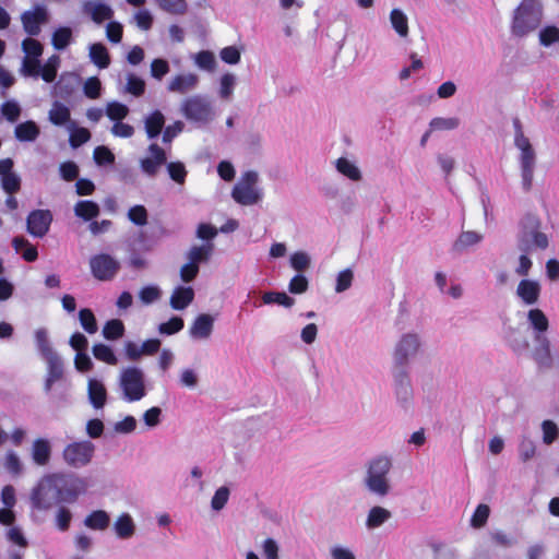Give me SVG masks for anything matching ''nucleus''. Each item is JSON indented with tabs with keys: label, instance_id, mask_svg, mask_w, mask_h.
Returning a JSON list of instances; mask_svg holds the SVG:
<instances>
[{
	"label": "nucleus",
	"instance_id": "obj_1",
	"mask_svg": "<svg viewBox=\"0 0 559 559\" xmlns=\"http://www.w3.org/2000/svg\"><path fill=\"white\" fill-rule=\"evenodd\" d=\"M392 467V460L386 455H378L368 462L364 484L370 493L383 498L391 492Z\"/></svg>",
	"mask_w": 559,
	"mask_h": 559
},
{
	"label": "nucleus",
	"instance_id": "obj_2",
	"mask_svg": "<svg viewBox=\"0 0 559 559\" xmlns=\"http://www.w3.org/2000/svg\"><path fill=\"white\" fill-rule=\"evenodd\" d=\"M544 9L540 0H522L514 10L511 33L525 37L535 32L543 21Z\"/></svg>",
	"mask_w": 559,
	"mask_h": 559
},
{
	"label": "nucleus",
	"instance_id": "obj_3",
	"mask_svg": "<svg viewBox=\"0 0 559 559\" xmlns=\"http://www.w3.org/2000/svg\"><path fill=\"white\" fill-rule=\"evenodd\" d=\"M424 352V335L416 330H409L400 334L395 340L391 357L394 366L404 368L420 357Z\"/></svg>",
	"mask_w": 559,
	"mask_h": 559
},
{
	"label": "nucleus",
	"instance_id": "obj_4",
	"mask_svg": "<svg viewBox=\"0 0 559 559\" xmlns=\"http://www.w3.org/2000/svg\"><path fill=\"white\" fill-rule=\"evenodd\" d=\"M515 128L514 145L519 151L522 188L525 191H530L533 187L536 168V152L530 139L524 135L519 123H515Z\"/></svg>",
	"mask_w": 559,
	"mask_h": 559
},
{
	"label": "nucleus",
	"instance_id": "obj_5",
	"mask_svg": "<svg viewBox=\"0 0 559 559\" xmlns=\"http://www.w3.org/2000/svg\"><path fill=\"white\" fill-rule=\"evenodd\" d=\"M63 483L62 474H49L44 476L33 489L32 504L38 510L49 509L56 501H61Z\"/></svg>",
	"mask_w": 559,
	"mask_h": 559
},
{
	"label": "nucleus",
	"instance_id": "obj_6",
	"mask_svg": "<svg viewBox=\"0 0 559 559\" xmlns=\"http://www.w3.org/2000/svg\"><path fill=\"white\" fill-rule=\"evenodd\" d=\"M122 399L129 403L141 401L146 395L145 376L138 367H126L119 373Z\"/></svg>",
	"mask_w": 559,
	"mask_h": 559
},
{
	"label": "nucleus",
	"instance_id": "obj_7",
	"mask_svg": "<svg viewBox=\"0 0 559 559\" xmlns=\"http://www.w3.org/2000/svg\"><path fill=\"white\" fill-rule=\"evenodd\" d=\"M180 111L187 120L198 126H205L215 117L210 100L202 95H192L183 99Z\"/></svg>",
	"mask_w": 559,
	"mask_h": 559
},
{
	"label": "nucleus",
	"instance_id": "obj_8",
	"mask_svg": "<svg viewBox=\"0 0 559 559\" xmlns=\"http://www.w3.org/2000/svg\"><path fill=\"white\" fill-rule=\"evenodd\" d=\"M259 174L254 170L246 171L241 175L239 181L231 191L233 199L241 205H252L258 203L263 195L258 187Z\"/></svg>",
	"mask_w": 559,
	"mask_h": 559
},
{
	"label": "nucleus",
	"instance_id": "obj_9",
	"mask_svg": "<svg viewBox=\"0 0 559 559\" xmlns=\"http://www.w3.org/2000/svg\"><path fill=\"white\" fill-rule=\"evenodd\" d=\"M519 249L527 252L533 249H546L548 247V237L546 234L537 230V221L535 217H527L518 240Z\"/></svg>",
	"mask_w": 559,
	"mask_h": 559
},
{
	"label": "nucleus",
	"instance_id": "obj_10",
	"mask_svg": "<svg viewBox=\"0 0 559 559\" xmlns=\"http://www.w3.org/2000/svg\"><path fill=\"white\" fill-rule=\"evenodd\" d=\"M95 447L90 441H79L68 444L63 450V460L72 467L86 466L94 455Z\"/></svg>",
	"mask_w": 559,
	"mask_h": 559
},
{
	"label": "nucleus",
	"instance_id": "obj_11",
	"mask_svg": "<svg viewBox=\"0 0 559 559\" xmlns=\"http://www.w3.org/2000/svg\"><path fill=\"white\" fill-rule=\"evenodd\" d=\"M25 57L22 62L21 72L25 76H39V57L43 53L41 44L34 38H26L22 43Z\"/></svg>",
	"mask_w": 559,
	"mask_h": 559
},
{
	"label": "nucleus",
	"instance_id": "obj_12",
	"mask_svg": "<svg viewBox=\"0 0 559 559\" xmlns=\"http://www.w3.org/2000/svg\"><path fill=\"white\" fill-rule=\"evenodd\" d=\"M92 274L99 281H109L120 269V263L109 254H97L90 260Z\"/></svg>",
	"mask_w": 559,
	"mask_h": 559
},
{
	"label": "nucleus",
	"instance_id": "obj_13",
	"mask_svg": "<svg viewBox=\"0 0 559 559\" xmlns=\"http://www.w3.org/2000/svg\"><path fill=\"white\" fill-rule=\"evenodd\" d=\"M516 299L524 306L531 307L539 301L542 295V284L534 278H522L515 288Z\"/></svg>",
	"mask_w": 559,
	"mask_h": 559
},
{
	"label": "nucleus",
	"instance_id": "obj_14",
	"mask_svg": "<svg viewBox=\"0 0 559 559\" xmlns=\"http://www.w3.org/2000/svg\"><path fill=\"white\" fill-rule=\"evenodd\" d=\"M21 19L25 32L34 36L38 35L41 25L48 22L49 13L45 7L36 5L32 10L25 11Z\"/></svg>",
	"mask_w": 559,
	"mask_h": 559
},
{
	"label": "nucleus",
	"instance_id": "obj_15",
	"mask_svg": "<svg viewBox=\"0 0 559 559\" xmlns=\"http://www.w3.org/2000/svg\"><path fill=\"white\" fill-rule=\"evenodd\" d=\"M215 318L209 313L198 314L189 326V336L193 341H207L214 331Z\"/></svg>",
	"mask_w": 559,
	"mask_h": 559
},
{
	"label": "nucleus",
	"instance_id": "obj_16",
	"mask_svg": "<svg viewBox=\"0 0 559 559\" xmlns=\"http://www.w3.org/2000/svg\"><path fill=\"white\" fill-rule=\"evenodd\" d=\"M52 216L48 210H36L27 217V231L34 237H43L47 234Z\"/></svg>",
	"mask_w": 559,
	"mask_h": 559
},
{
	"label": "nucleus",
	"instance_id": "obj_17",
	"mask_svg": "<svg viewBox=\"0 0 559 559\" xmlns=\"http://www.w3.org/2000/svg\"><path fill=\"white\" fill-rule=\"evenodd\" d=\"M136 523L133 516L128 512L119 513L112 523L114 535L120 540L133 538L136 534Z\"/></svg>",
	"mask_w": 559,
	"mask_h": 559
},
{
	"label": "nucleus",
	"instance_id": "obj_18",
	"mask_svg": "<svg viewBox=\"0 0 559 559\" xmlns=\"http://www.w3.org/2000/svg\"><path fill=\"white\" fill-rule=\"evenodd\" d=\"M167 160L165 151L157 144H151L147 150V156L140 162L141 169L148 176H154L162 165Z\"/></svg>",
	"mask_w": 559,
	"mask_h": 559
},
{
	"label": "nucleus",
	"instance_id": "obj_19",
	"mask_svg": "<svg viewBox=\"0 0 559 559\" xmlns=\"http://www.w3.org/2000/svg\"><path fill=\"white\" fill-rule=\"evenodd\" d=\"M0 524L15 523V512L13 508L16 504L15 489L11 485H7L1 490Z\"/></svg>",
	"mask_w": 559,
	"mask_h": 559
},
{
	"label": "nucleus",
	"instance_id": "obj_20",
	"mask_svg": "<svg viewBox=\"0 0 559 559\" xmlns=\"http://www.w3.org/2000/svg\"><path fill=\"white\" fill-rule=\"evenodd\" d=\"M82 10L96 24L110 20L114 11L110 5L99 0H86L82 4Z\"/></svg>",
	"mask_w": 559,
	"mask_h": 559
},
{
	"label": "nucleus",
	"instance_id": "obj_21",
	"mask_svg": "<svg viewBox=\"0 0 559 559\" xmlns=\"http://www.w3.org/2000/svg\"><path fill=\"white\" fill-rule=\"evenodd\" d=\"M199 76L192 72L174 75L167 83V90L171 93L187 94L197 88Z\"/></svg>",
	"mask_w": 559,
	"mask_h": 559
},
{
	"label": "nucleus",
	"instance_id": "obj_22",
	"mask_svg": "<svg viewBox=\"0 0 559 559\" xmlns=\"http://www.w3.org/2000/svg\"><path fill=\"white\" fill-rule=\"evenodd\" d=\"M534 341L535 346L532 350L533 359L540 367H550L554 359L550 341L546 335L535 336Z\"/></svg>",
	"mask_w": 559,
	"mask_h": 559
},
{
	"label": "nucleus",
	"instance_id": "obj_23",
	"mask_svg": "<svg viewBox=\"0 0 559 559\" xmlns=\"http://www.w3.org/2000/svg\"><path fill=\"white\" fill-rule=\"evenodd\" d=\"M333 164L336 171L346 179L353 182L362 180V171L355 159L342 156L335 159Z\"/></svg>",
	"mask_w": 559,
	"mask_h": 559
},
{
	"label": "nucleus",
	"instance_id": "obj_24",
	"mask_svg": "<svg viewBox=\"0 0 559 559\" xmlns=\"http://www.w3.org/2000/svg\"><path fill=\"white\" fill-rule=\"evenodd\" d=\"M504 342L508 347L516 355H523L528 352V340L527 337L515 328H508L503 335Z\"/></svg>",
	"mask_w": 559,
	"mask_h": 559
},
{
	"label": "nucleus",
	"instance_id": "obj_25",
	"mask_svg": "<svg viewBox=\"0 0 559 559\" xmlns=\"http://www.w3.org/2000/svg\"><path fill=\"white\" fill-rule=\"evenodd\" d=\"M51 442L46 438H37L32 442L31 456L38 466H45L51 457Z\"/></svg>",
	"mask_w": 559,
	"mask_h": 559
},
{
	"label": "nucleus",
	"instance_id": "obj_26",
	"mask_svg": "<svg viewBox=\"0 0 559 559\" xmlns=\"http://www.w3.org/2000/svg\"><path fill=\"white\" fill-rule=\"evenodd\" d=\"M88 401L94 408H103L107 402V391L104 383L96 378L87 380Z\"/></svg>",
	"mask_w": 559,
	"mask_h": 559
},
{
	"label": "nucleus",
	"instance_id": "obj_27",
	"mask_svg": "<svg viewBox=\"0 0 559 559\" xmlns=\"http://www.w3.org/2000/svg\"><path fill=\"white\" fill-rule=\"evenodd\" d=\"M193 299V288L190 286L179 285L173 290L169 304L174 310H183L192 304Z\"/></svg>",
	"mask_w": 559,
	"mask_h": 559
},
{
	"label": "nucleus",
	"instance_id": "obj_28",
	"mask_svg": "<svg viewBox=\"0 0 559 559\" xmlns=\"http://www.w3.org/2000/svg\"><path fill=\"white\" fill-rule=\"evenodd\" d=\"M391 518L392 513L390 510L381 506H373L369 509L366 515L365 527L368 531L379 528L383 524H385Z\"/></svg>",
	"mask_w": 559,
	"mask_h": 559
},
{
	"label": "nucleus",
	"instance_id": "obj_29",
	"mask_svg": "<svg viewBox=\"0 0 559 559\" xmlns=\"http://www.w3.org/2000/svg\"><path fill=\"white\" fill-rule=\"evenodd\" d=\"M526 320L535 336H545L549 328L547 316L538 308H532L527 311Z\"/></svg>",
	"mask_w": 559,
	"mask_h": 559
},
{
	"label": "nucleus",
	"instance_id": "obj_30",
	"mask_svg": "<svg viewBox=\"0 0 559 559\" xmlns=\"http://www.w3.org/2000/svg\"><path fill=\"white\" fill-rule=\"evenodd\" d=\"M47 364V377L45 381V390L49 392L53 383L63 376V365L60 357L55 354L44 358Z\"/></svg>",
	"mask_w": 559,
	"mask_h": 559
},
{
	"label": "nucleus",
	"instance_id": "obj_31",
	"mask_svg": "<svg viewBox=\"0 0 559 559\" xmlns=\"http://www.w3.org/2000/svg\"><path fill=\"white\" fill-rule=\"evenodd\" d=\"M61 501L71 502L74 501L79 495L85 492L86 483L82 478H73L67 481L66 476L63 475V483H61Z\"/></svg>",
	"mask_w": 559,
	"mask_h": 559
},
{
	"label": "nucleus",
	"instance_id": "obj_32",
	"mask_svg": "<svg viewBox=\"0 0 559 559\" xmlns=\"http://www.w3.org/2000/svg\"><path fill=\"white\" fill-rule=\"evenodd\" d=\"M83 523L92 531H106L110 525V516L105 510H94L85 516Z\"/></svg>",
	"mask_w": 559,
	"mask_h": 559
},
{
	"label": "nucleus",
	"instance_id": "obj_33",
	"mask_svg": "<svg viewBox=\"0 0 559 559\" xmlns=\"http://www.w3.org/2000/svg\"><path fill=\"white\" fill-rule=\"evenodd\" d=\"M483 235L474 230L462 231L453 242V251L462 253L467 249L477 246L483 240Z\"/></svg>",
	"mask_w": 559,
	"mask_h": 559
},
{
	"label": "nucleus",
	"instance_id": "obj_34",
	"mask_svg": "<svg viewBox=\"0 0 559 559\" xmlns=\"http://www.w3.org/2000/svg\"><path fill=\"white\" fill-rule=\"evenodd\" d=\"M49 121L55 126H64L68 128L71 121L70 109L60 102H55L48 112Z\"/></svg>",
	"mask_w": 559,
	"mask_h": 559
},
{
	"label": "nucleus",
	"instance_id": "obj_35",
	"mask_svg": "<svg viewBox=\"0 0 559 559\" xmlns=\"http://www.w3.org/2000/svg\"><path fill=\"white\" fill-rule=\"evenodd\" d=\"M389 20L392 28L401 38H406L408 36V17L403 10L397 8L391 10Z\"/></svg>",
	"mask_w": 559,
	"mask_h": 559
},
{
	"label": "nucleus",
	"instance_id": "obj_36",
	"mask_svg": "<svg viewBox=\"0 0 559 559\" xmlns=\"http://www.w3.org/2000/svg\"><path fill=\"white\" fill-rule=\"evenodd\" d=\"M39 133V127L33 120L21 122L14 129V135L21 142H34Z\"/></svg>",
	"mask_w": 559,
	"mask_h": 559
},
{
	"label": "nucleus",
	"instance_id": "obj_37",
	"mask_svg": "<svg viewBox=\"0 0 559 559\" xmlns=\"http://www.w3.org/2000/svg\"><path fill=\"white\" fill-rule=\"evenodd\" d=\"M213 248L214 246L212 242H206L200 246H193L189 249L187 253V259L191 263L199 266L200 263L206 262L210 259L213 252Z\"/></svg>",
	"mask_w": 559,
	"mask_h": 559
},
{
	"label": "nucleus",
	"instance_id": "obj_38",
	"mask_svg": "<svg viewBox=\"0 0 559 559\" xmlns=\"http://www.w3.org/2000/svg\"><path fill=\"white\" fill-rule=\"evenodd\" d=\"M7 526L4 532L5 539L13 546L19 547L20 549H25L28 546L27 538L25 537L23 530L13 524H2Z\"/></svg>",
	"mask_w": 559,
	"mask_h": 559
},
{
	"label": "nucleus",
	"instance_id": "obj_39",
	"mask_svg": "<svg viewBox=\"0 0 559 559\" xmlns=\"http://www.w3.org/2000/svg\"><path fill=\"white\" fill-rule=\"evenodd\" d=\"M144 123L147 136L154 139L160 133L164 127V115L159 110H155L145 118Z\"/></svg>",
	"mask_w": 559,
	"mask_h": 559
},
{
	"label": "nucleus",
	"instance_id": "obj_40",
	"mask_svg": "<svg viewBox=\"0 0 559 559\" xmlns=\"http://www.w3.org/2000/svg\"><path fill=\"white\" fill-rule=\"evenodd\" d=\"M91 61L100 69H106L110 63V58L107 48L100 44H92L90 46Z\"/></svg>",
	"mask_w": 559,
	"mask_h": 559
},
{
	"label": "nucleus",
	"instance_id": "obj_41",
	"mask_svg": "<svg viewBox=\"0 0 559 559\" xmlns=\"http://www.w3.org/2000/svg\"><path fill=\"white\" fill-rule=\"evenodd\" d=\"M259 548L263 559H281V545L274 537H265L260 544Z\"/></svg>",
	"mask_w": 559,
	"mask_h": 559
},
{
	"label": "nucleus",
	"instance_id": "obj_42",
	"mask_svg": "<svg viewBox=\"0 0 559 559\" xmlns=\"http://www.w3.org/2000/svg\"><path fill=\"white\" fill-rule=\"evenodd\" d=\"M73 40V33L70 27L61 26L58 27L51 37V44L55 49L63 50L67 48Z\"/></svg>",
	"mask_w": 559,
	"mask_h": 559
},
{
	"label": "nucleus",
	"instance_id": "obj_43",
	"mask_svg": "<svg viewBox=\"0 0 559 559\" xmlns=\"http://www.w3.org/2000/svg\"><path fill=\"white\" fill-rule=\"evenodd\" d=\"M12 245L16 252H20L24 260L32 262L37 259V249L28 242L25 238L15 237Z\"/></svg>",
	"mask_w": 559,
	"mask_h": 559
},
{
	"label": "nucleus",
	"instance_id": "obj_44",
	"mask_svg": "<svg viewBox=\"0 0 559 559\" xmlns=\"http://www.w3.org/2000/svg\"><path fill=\"white\" fill-rule=\"evenodd\" d=\"M3 466L12 476H20L24 471V466L19 454L13 450L5 452L3 456Z\"/></svg>",
	"mask_w": 559,
	"mask_h": 559
},
{
	"label": "nucleus",
	"instance_id": "obj_45",
	"mask_svg": "<svg viewBox=\"0 0 559 559\" xmlns=\"http://www.w3.org/2000/svg\"><path fill=\"white\" fill-rule=\"evenodd\" d=\"M92 352L97 360H100L111 366H116L118 364V358L115 355L112 348L106 344H95L92 348Z\"/></svg>",
	"mask_w": 559,
	"mask_h": 559
},
{
	"label": "nucleus",
	"instance_id": "obj_46",
	"mask_svg": "<svg viewBox=\"0 0 559 559\" xmlns=\"http://www.w3.org/2000/svg\"><path fill=\"white\" fill-rule=\"evenodd\" d=\"M236 83L237 79L235 74H223L219 79L218 96L224 100H229L233 97Z\"/></svg>",
	"mask_w": 559,
	"mask_h": 559
},
{
	"label": "nucleus",
	"instance_id": "obj_47",
	"mask_svg": "<svg viewBox=\"0 0 559 559\" xmlns=\"http://www.w3.org/2000/svg\"><path fill=\"white\" fill-rule=\"evenodd\" d=\"M262 301L265 305L277 304L285 308H290L295 305V299L284 292H266L262 295Z\"/></svg>",
	"mask_w": 559,
	"mask_h": 559
},
{
	"label": "nucleus",
	"instance_id": "obj_48",
	"mask_svg": "<svg viewBox=\"0 0 559 559\" xmlns=\"http://www.w3.org/2000/svg\"><path fill=\"white\" fill-rule=\"evenodd\" d=\"M124 325L118 319L109 320L103 328V336L108 341H116L123 336Z\"/></svg>",
	"mask_w": 559,
	"mask_h": 559
},
{
	"label": "nucleus",
	"instance_id": "obj_49",
	"mask_svg": "<svg viewBox=\"0 0 559 559\" xmlns=\"http://www.w3.org/2000/svg\"><path fill=\"white\" fill-rule=\"evenodd\" d=\"M75 215L85 221L92 219L98 215L99 207L93 201H80L74 207Z\"/></svg>",
	"mask_w": 559,
	"mask_h": 559
},
{
	"label": "nucleus",
	"instance_id": "obj_50",
	"mask_svg": "<svg viewBox=\"0 0 559 559\" xmlns=\"http://www.w3.org/2000/svg\"><path fill=\"white\" fill-rule=\"evenodd\" d=\"M34 335L36 346L43 358L57 354L49 344L48 331L46 329H37Z\"/></svg>",
	"mask_w": 559,
	"mask_h": 559
},
{
	"label": "nucleus",
	"instance_id": "obj_51",
	"mask_svg": "<svg viewBox=\"0 0 559 559\" xmlns=\"http://www.w3.org/2000/svg\"><path fill=\"white\" fill-rule=\"evenodd\" d=\"M538 40L544 47H550L559 43V27L555 25L544 26L538 33Z\"/></svg>",
	"mask_w": 559,
	"mask_h": 559
},
{
	"label": "nucleus",
	"instance_id": "obj_52",
	"mask_svg": "<svg viewBox=\"0 0 559 559\" xmlns=\"http://www.w3.org/2000/svg\"><path fill=\"white\" fill-rule=\"evenodd\" d=\"M229 497L230 489L227 486L218 487L211 499V509L214 512L222 511L226 507Z\"/></svg>",
	"mask_w": 559,
	"mask_h": 559
},
{
	"label": "nucleus",
	"instance_id": "obj_53",
	"mask_svg": "<svg viewBox=\"0 0 559 559\" xmlns=\"http://www.w3.org/2000/svg\"><path fill=\"white\" fill-rule=\"evenodd\" d=\"M289 264L293 270L304 272L310 267L311 258L306 251L299 250L290 254Z\"/></svg>",
	"mask_w": 559,
	"mask_h": 559
},
{
	"label": "nucleus",
	"instance_id": "obj_54",
	"mask_svg": "<svg viewBox=\"0 0 559 559\" xmlns=\"http://www.w3.org/2000/svg\"><path fill=\"white\" fill-rule=\"evenodd\" d=\"M67 129L70 131V144L72 147H78L86 143L91 138V133L87 129L76 128L74 122L70 123Z\"/></svg>",
	"mask_w": 559,
	"mask_h": 559
},
{
	"label": "nucleus",
	"instance_id": "obj_55",
	"mask_svg": "<svg viewBox=\"0 0 559 559\" xmlns=\"http://www.w3.org/2000/svg\"><path fill=\"white\" fill-rule=\"evenodd\" d=\"M163 292L157 285H147L140 289L139 298L143 305H151L162 298Z\"/></svg>",
	"mask_w": 559,
	"mask_h": 559
},
{
	"label": "nucleus",
	"instance_id": "obj_56",
	"mask_svg": "<svg viewBox=\"0 0 559 559\" xmlns=\"http://www.w3.org/2000/svg\"><path fill=\"white\" fill-rule=\"evenodd\" d=\"M129 114V108L119 102H109L106 106L107 117L117 122L122 121Z\"/></svg>",
	"mask_w": 559,
	"mask_h": 559
},
{
	"label": "nucleus",
	"instance_id": "obj_57",
	"mask_svg": "<svg viewBox=\"0 0 559 559\" xmlns=\"http://www.w3.org/2000/svg\"><path fill=\"white\" fill-rule=\"evenodd\" d=\"M194 63L198 68L205 71H214L216 67V60L213 52L209 50H203L194 55L193 57Z\"/></svg>",
	"mask_w": 559,
	"mask_h": 559
},
{
	"label": "nucleus",
	"instance_id": "obj_58",
	"mask_svg": "<svg viewBox=\"0 0 559 559\" xmlns=\"http://www.w3.org/2000/svg\"><path fill=\"white\" fill-rule=\"evenodd\" d=\"M79 320H80V323H81V326L83 328V330L85 332H87L88 334H94L97 332L98 326H97L96 318H95L94 313L92 312V310H90L87 308L81 309L79 312Z\"/></svg>",
	"mask_w": 559,
	"mask_h": 559
},
{
	"label": "nucleus",
	"instance_id": "obj_59",
	"mask_svg": "<svg viewBox=\"0 0 559 559\" xmlns=\"http://www.w3.org/2000/svg\"><path fill=\"white\" fill-rule=\"evenodd\" d=\"M543 432V442L547 445L551 444L559 437V428L557 424L550 419H546L540 425Z\"/></svg>",
	"mask_w": 559,
	"mask_h": 559
},
{
	"label": "nucleus",
	"instance_id": "obj_60",
	"mask_svg": "<svg viewBox=\"0 0 559 559\" xmlns=\"http://www.w3.org/2000/svg\"><path fill=\"white\" fill-rule=\"evenodd\" d=\"M354 281V272L350 269H345L337 273L335 292L337 294L344 293L352 287Z\"/></svg>",
	"mask_w": 559,
	"mask_h": 559
},
{
	"label": "nucleus",
	"instance_id": "obj_61",
	"mask_svg": "<svg viewBox=\"0 0 559 559\" xmlns=\"http://www.w3.org/2000/svg\"><path fill=\"white\" fill-rule=\"evenodd\" d=\"M21 110L20 104L13 99L7 100L1 105V114L10 122H15L19 119Z\"/></svg>",
	"mask_w": 559,
	"mask_h": 559
},
{
	"label": "nucleus",
	"instance_id": "obj_62",
	"mask_svg": "<svg viewBox=\"0 0 559 559\" xmlns=\"http://www.w3.org/2000/svg\"><path fill=\"white\" fill-rule=\"evenodd\" d=\"M83 92L84 95L91 99L100 97L102 83L99 79L96 76L88 78L83 85Z\"/></svg>",
	"mask_w": 559,
	"mask_h": 559
},
{
	"label": "nucleus",
	"instance_id": "obj_63",
	"mask_svg": "<svg viewBox=\"0 0 559 559\" xmlns=\"http://www.w3.org/2000/svg\"><path fill=\"white\" fill-rule=\"evenodd\" d=\"M162 408L153 406L143 413L142 419L150 429L157 427L162 421Z\"/></svg>",
	"mask_w": 559,
	"mask_h": 559
},
{
	"label": "nucleus",
	"instance_id": "obj_64",
	"mask_svg": "<svg viewBox=\"0 0 559 559\" xmlns=\"http://www.w3.org/2000/svg\"><path fill=\"white\" fill-rule=\"evenodd\" d=\"M183 320L179 317H173L169 321L160 323L158 332L165 335H173L183 329Z\"/></svg>",
	"mask_w": 559,
	"mask_h": 559
}]
</instances>
